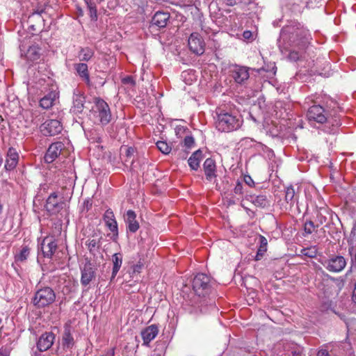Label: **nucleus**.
I'll list each match as a JSON object with an SVG mask.
<instances>
[{"mask_svg": "<svg viewBox=\"0 0 356 356\" xmlns=\"http://www.w3.org/2000/svg\"><path fill=\"white\" fill-rule=\"evenodd\" d=\"M215 281L205 273H197L193 279L192 288L195 293L184 309L190 314L198 315L206 313L207 307H213L214 301L209 298L213 290Z\"/></svg>", "mask_w": 356, "mask_h": 356, "instance_id": "obj_1", "label": "nucleus"}, {"mask_svg": "<svg viewBox=\"0 0 356 356\" xmlns=\"http://www.w3.org/2000/svg\"><path fill=\"white\" fill-rule=\"evenodd\" d=\"M216 114V127L218 131L230 132L238 129L242 124L243 119L236 113L219 109Z\"/></svg>", "mask_w": 356, "mask_h": 356, "instance_id": "obj_2", "label": "nucleus"}, {"mask_svg": "<svg viewBox=\"0 0 356 356\" xmlns=\"http://www.w3.org/2000/svg\"><path fill=\"white\" fill-rule=\"evenodd\" d=\"M39 84L44 86L43 91L46 93L40 100V106L44 109H49L54 104L56 99L58 98V88L56 82L51 79H41L39 80Z\"/></svg>", "mask_w": 356, "mask_h": 356, "instance_id": "obj_3", "label": "nucleus"}, {"mask_svg": "<svg viewBox=\"0 0 356 356\" xmlns=\"http://www.w3.org/2000/svg\"><path fill=\"white\" fill-rule=\"evenodd\" d=\"M56 298V293L51 287L44 286L35 292L31 303L37 309H42L54 302Z\"/></svg>", "mask_w": 356, "mask_h": 356, "instance_id": "obj_4", "label": "nucleus"}, {"mask_svg": "<svg viewBox=\"0 0 356 356\" xmlns=\"http://www.w3.org/2000/svg\"><path fill=\"white\" fill-rule=\"evenodd\" d=\"M94 115L102 126L108 124L112 120V113L108 104L101 97L94 98Z\"/></svg>", "mask_w": 356, "mask_h": 356, "instance_id": "obj_5", "label": "nucleus"}, {"mask_svg": "<svg viewBox=\"0 0 356 356\" xmlns=\"http://www.w3.org/2000/svg\"><path fill=\"white\" fill-rule=\"evenodd\" d=\"M332 104L330 105V101L327 102L326 108L321 105H313L310 106L307 113V117L309 122H316L319 124L326 122L329 119L328 115H332L330 111Z\"/></svg>", "mask_w": 356, "mask_h": 356, "instance_id": "obj_6", "label": "nucleus"}, {"mask_svg": "<svg viewBox=\"0 0 356 356\" xmlns=\"http://www.w3.org/2000/svg\"><path fill=\"white\" fill-rule=\"evenodd\" d=\"M300 22L293 20L290 21L287 24L284 26L280 31V39L278 40L279 47H282V42L286 44L285 49L288 48V45L293 39L296 37V33L298 31L300 27Z\"/></svg>", "mask_w": 356, "mask_h": 356, "instance_id": "obj_7", "label": "nucleus"}, {"mask_svg": "<svg viewBox=\"0 0 356 356\" xmlns=\"http://www.w3.org/2000/svg\"><path fill=\"white\" fill-rule=\"evenodd\" d=\"M250 68L238 65H231L229 67V76L232 78L235 83L243 85L250 77Z\"/></svg>", "mask_w": 356, "mask_h": 356, "instance_id": "obj_8", "label": "nucleus"}, {"mask_svg": "<svg viewBox=\"0 0 356 356\" xmlns=\"http://www.w3.org/2000/svg\"><path fill=\"white\" fill-rule=\"evenodd\" d=\"M322 264L330 272L339 273L345 268L347 261L341 255L332 254L322 262Z\"/></svg>", "mask_w": 356, "mask_h": 356, "instance_id": "obj_9", "label": "nucleus"}, {"mask_svg": "<svg viewBox=\"0 0 356 356\" xmlns=\"http://www.w3.org/2000/svg\"><path fill=\"white\" fill-rule=\"evenodd\" d=\"M298 30V31L295 35L296 37L293 38L288 47L294 45L299 47L300 49H305L312 40L311 34L309 31L301 24H300V27Z\"/></svg>", "mask_w": 356, "mask_h": 356, "instance_id": "obj_10", "label": "nucleus"}, {"mask_svg": "<svg viewBox=\"0 0 356 356\" xmlns=\"http://www.w3.org/2000/svg\"><path fill=\"white\" fill-rule=\"evenodd\" d=\"M332 104L330 111L332 115H328L329 119L327 120L326 122L331 124L330 127L329 133L334 134L337 131L338 127L341 125L339 112L341 111V108L338 106V103L336 101L330 100V105Z\"/></svg>", "mask_w": 356, "mask_h": 356, "instance_id": "obj_11", "label": "nucleus"}, {"mask_svg": "<svg viewBox=\"0 0 356 356\" xmlns=\"http://www.w3.org/2000/svg\"><path fill=\"white\" fill-rule=\"evenodd\" d=\"M170 20V13L168 12L157 11L152 17L149 29L154 31L166 27Z\"/></svg>", "mask_w": 356, "mask_h": 356, "instance_id": "obj_12", "label": "nucleus"}, {"mask_svg": "<svg viewBox=\"0 0 356 356\" xmlns=\"http://www.w3.org/2000/svg\"><path fill=\"white\" fill-rule=\"evenodd\" d=\"M63 130V125L58 120H47L40 126V131L45 136H54Z\"/></svg>", "mask_w": 356, "mask_h": 356, "instance_id": "obj_13", "label": "nucleus"}, {"mask_svg": "<svg viewBox=\"0 0 356 356\" xmlns=\"http://www.w3.org/2000/svg\"><path fill=\"white\" fill-rule=\"evenodd\" d=\"M190 50L197 54L202 55L204 52L205 42L200 33H192L188 40Z\"/></svg>", "mask_w": 356, "mask_h": 356, "instance_id": "obj_14", "label": "nucleus"}, {"mask_svg": "<svg viewBox=\"0 0 356 356\" xmlns=\"http://www.w3.org/2000/svg\"><path fill=\"white\" fill-rule=\"evenodd\" d=\"M102 236L99 229L93 230L85 244L90 254L95 256L102 246Z\"/></svg>", "mask_w": 356, "mask_h": 356, "instance_id": "obj_15", "label": "nucleus"}, {"mask_svg": "<svg viewBox=\"0 0 356 356\" xmlns=\"http://www.w3.org/2000/svg\"><path fill=\"white\" fill-rule=\"evenodd\" d=\"M66 206L65 200L58 201L56 193H52L46 201L45 209L51 214H56Z\"/></svg>", "mask_w": 356, "mask_h": 356, "instance_id": "obj_16", "label": "nucleus"}, {"mask_svg": "<svg viewBox=\"0 0 356 356\" xmlns=\"http://www.w3.org/2000/svg\"><path fill=\"white\" fill-rule=\"evenodd\" d=\"M97 268L90 261H87L81 268V284L87 286L96 277Z\"/></svg>", "mask_w": 356, "mask_h": 356, "instance_id": "obj_17", "label": "nucleus"}, {"mask_svg": "<svg viewBox=\"0 0 356 356\" xmlns=\"http://www.w3.org/2000/svg\"><path fill=\"white\" fill-rule=\"evenodd\" d=\"M57 248V242L53 237H45L41 242L39 248L44 257L51 259Z\"/></svg>", "mask_w": 356, "mask_h": 356, "instance_id": "obj_18", "label": "nucleus"}, {"mask_svg": "<svg viewBox=\"0 0 356 356\" xmlns=\"http://www.w3.org/2000/svg\"><path fill=\"white\" fill-rule=\"evenodd\" d=\"M65 149V145L60 141L51 143L48 147L44 155V161L47 163L54 162L62 151Z\"/></svg>", "mask_w": 356, "mask_h": 356, "instance_id": "obj_19", "label": "nucleus"}, {"mask_svg": "<svg viewBox=\"0 0 356 356\" xmlns=\"http://www.w3.org/2000/svg\"><path fill=\"white\" fill-rule=\"evenodd\" d=\"M103 220L106 226L113 233L112 239L115 241L118 237V227L114 213L111 209H108L105 211L103 216Z\"/></svg>", "mask_w": 356, "mask_h": 356, "instance_id": "obj_20", "label": "nucleus"}, {"mask_svg": "<svg viewBox=\"0 0 356 356\" xmlns=\"http://www.w3.org/2000/svg\"><path fill=\"white\" fill-rule=\"evenodd\" d=\"M73 106L72 107V112L76 114L82 113L86 103V95L84 92L79 89H75L73 92L72 97Z\"/></svg>", "mask_w": 356, "mask_h": 356, "instance_id": "obj_21", "label": "nucleus"}, {"mask_svg": "<svg viewBox=\"0 0 356 356\" xmlns=\"http://www.w3.org/2000/svg\"><path fill=\"white\" fill-rule=\"evenodd\" d=\"M19 159V156L16 149L10 147L8 148L6 156L4 169L6 171H12L17 167Z\"/></svg>", "mask_w": 356, "mask_h": 356, "instance_id": "obj_22", "label": "nucleus"}, {"mask_svg": "<svg viewBox=\"0 0 356 356\" xmlns=\"http://www.w3.org/2000/svg\"><path fill=\"white\" fill-rule=\"evenodd\" d=\"M127 231L136 233L140 228L139 222L136 220V213L133 210H128L124 216Z\"/></svg>", "mask_w": 356, "mask_h": 356, "instance_id": "obj_23", "label": "nucleus"}, {"mask_svg": "<svg viewBox=\"0 0 356 356\" xmlns=\"http://www.w3.org/2000/svg\"><path fill=\"white\" fill-rule=\"evenodd\" d=\"M203 169L207 181H211L217 177L216 164V161L213 159L208 158L204 161L203 163Z\"/></svg>", "mask_w": 356, "mask_h": 356, "instance_id": "obj_24", "label": "nucleus"}, {"mask_svg": "<svg viewBox=\"0 0 356 356\" xmlns=\"http://www.w3.org/2000/svg\"><path fill=\"white\" fill-rule=\"evenodd\" d=\"M74 70L80 79L87 85L90 86V73L88 65L85 63H78L74 64Z\"/></svg>", "mask_w": 356, "mask_h": 356, "instance_id": "obj_25", "label": "nucleus"}, {"mask_svg": "<svg viewBox=\"0 0 356 356\" xmlns=\"http://www.w3.org/2000/svg\"><path fill=\"white\" fill-rule=\"evenodd\" d=\"M245 198L258 207L266 208L270 206V201L265 195L254 196L253 195L246 194Z\"/></svg>", "mask_w": 356, "mask_h": 356, "instance_id": "obj_26", "label": "nucleus"}, {"mask_svg": "<svg viewBox=\"0 0 356 356\" xmlns=\"http://www.w3.org/2000/svg\"><path fill=\"white\" fill-rule=\"evenodd\" d=\"M55 335H40L37 341V348L40 352L47 350L54 343Z\"/></svg>", "mask_w": 356, "mask_h": 356, "instance_id": "obj_27", "label": "nucleus"}, {"mask_svg": "<svg viewBox=\"0 0 356 356\" xmlns=\"http://www.w3.org/2000/svg\"><path fill=\"white\" fill-rule=\"evenodd\" d=\"M202 159L203 153L200 149L193 152L188 160L190 168L193 170H197L200 168V163Z\"/></svg>", "mask_w": 356, "mask_h": 356, "instance_id": "obj_28", "label": "nucleus"}, {"mask_svg": "<svg viewBox=\"0 0 356 356\" xmlns=\"http://www.w3.org/2000/svg\"><path fill=\"white\" fill-rule=\"evenodd\" d=\"M112 261H113V269H112V275L111 277V282L115 279L118 273L119 272L122 264V254L120 252L115 253L112 256Z\"/></svg>", "mask_w": 356, "mask_h": 356, "instance_id": "obj_29", "label": "nucleus"}, {"mask_svg": "<svg viewBox=\"0 0 356 356\" xmlns=\"http://www.w3.org/2000/svg\"><path fill=\"white\" fill-rule=\"evenodd\" d=\"M31 252V248L27 245H22L21 249L15 254V261L16 263L25 262Z\"/></svg>", "mask_w": 356, "mask_h": 356, "instance_id": "obj_30", "label": "nucleus"}, {"mask_svg": "<svg viewBox=\"0 0 356 356\" xmlns=\"http://www.w3.org/2000/svg\"><path fill=\"white\" fill-rule=\"evenodd\" d=\"M259 246L257 250L256 256L254 257V260L259 261L261 260L265 253L267 251V247H268V241L265 236L262 235L259 236Z\"/></svg>", "mask_w": 356, "mask_h": 356, "instance_id": "obj_31", "label": "nucleus"}, {"mask_svg": "<svg viewBox=\"0 0 356 356\" xmlns=\"http://www.w3.org/2000/svg\"><path fill=\"white\" fill-rule=\"evenodd\" d=\"M285 201L290 207H293L298 200V196L296 194L295 189L293 186H289L285 189Z\"/></svg>", "mask_w": 356, "mask_h": 356, "instance_id": "obj_32", "label": "nucleus"}, {"mask_svg": "<svg viewBox=\"0 0 356 356\" xmlns=\"http://www.w3.org/2000/svg\"><path fill=\"white\" fill-rule=\"evenodd\" d=\"M58 281L62 283L60 291L63 295H68L74 291V284L70 280H66L65 277H59Z\"/></svg>", "mask_w": 356, "mask_h": 356, "instance_id": "obj_33", "label": "nucleus"}, {"mask_svg": "<svg viewBox=\"0 0 356 356\" xmlns=\"http://www.w3.org/2000/svg\"><path fill=\"white\" fill-rule=\"evenodd\" d=\"M40 48L38 45L30 46L26 53V57L28 60L31 61L38 60L40 57Z\"/></svg>", "mask_w": 356, "mask_h": 356, "instance_id": "obj_34", "label": "nucleus"}, {"mask_svg": "<svg viewBox=\"0 0 356 356\" xmlns=\"http://www.w3.org/2000/svg\"><path fill=\"white\" fill-rule=\"evenodd\" d=\"M318 224L315 225L311 219H307L303 224L302 236L307 237L316 231Z\"/></svg>", "mask_w": 356, "mask_h": 356, "instance_id": "obj_35", "label": "nucleus"}, {"mask_svg": "<svg viewBox=\"0 0 356 356\" xmlns=\"http://www.w3.org/2000/svg\"><path fill=\"white\" fill-rule=\"evenodd\" d=\"M94 54L95 52L91 48L81 47L78 53V58L81 61L88 62L94 56Z\"/></svg>", "mask_w": 356, "mask_h": 356, "instance_id": "obj_36", "label": "nucleus"}, {"mask_svg": "<svg viewBox=\"0 0 356 356\" xmlns=\"http://www.w3.org/2000/svg\"><path fill=\"white\" fill-rule=\"evenodd\" d=\"M325 228L327 229V233L332 238L339 235L340 232L333 222H327L324 228H322L323 232H325Z\"/></svg>", "mask_w": 356, "mask_h": 356, "instance_id": "obj_37", "label": "nucleus"}, {"mask_svg": "<svg viewBox=\"0 0 356 356\" xmlns=\"http://www.w3.org/2000/svg\"><path fill=\"white\" fill-rule=\"evenodd\" d=\"M156 145L158 149L164 154H168L172 151V147L166 141L159 140Z\"/></svg>", "mask_w": 356, "mask_h": 356, "instance_id": "obj_38", "label": "nucleus"}, {"mask_svg": "<svg viewBox=\"0 0 356 356\" xmlns=\"http://www.w3.org/2000/svg\"><path fill=\"white\" fill-rule=\"evenodd\" d=\"M87 8L90 13V16L91 19L97 20V8L95 3L92 2L91 0H84Z\"/></svg>", "mask_w": 356, "mask_h": 356, "instance_id": "obj_39", "label": "nucleus"}, {"mask_svg": "<svg viewBox=\"0 0 356 356\" xmlns=\"http://www.w3.org/2000/svg\"><path fill=\"white\" fill-rule=\"evenodd\" d=\"M300 254L309 258H315L317 256V249L316 247L303 248L300 250Z\"/></svg>", "mask_w": 356, "mask_h": 356, "instance_id": "obj_40", "label": "nucleus"}, {"mask_svg": "<svg viewBox=\"0 0 356 356\" xmlns=\"http://www.w3.org/2000/svg\"><path fill=\"white\" fill-rule=\"evenodd\" d=\"M62 345L64 349H70L74 345V339L72 335H63Z\"/></svg>", "mask_w": 356, "mask_h": 356, "instance_id": "obj_41", "label": "nucleus"}, {"mask_svg": "<svg viewBox=\"0 0 356 356\" xmlns=\"http://www.w3.org/2000/svg\"><path fill=\"white\" fill-rule=\"evenodd\" d=\"M121 81L124 85L129 86L131 88H134L136 84V81L132 76H126L122 79Z\"/></svg>", "mask_w": 356, "mask_h": 356, "instance_id": "obj_42", "label": "nucleus"}, {"mask_svg": "<svg viewBox=\"0 0 356 356\" xmlns=\"http://www.w3.org/2000/svg\"><path fill=\"white\" fill-rule=\"evenodd\" d=\"M184 146L187 149H191L195 145V139L192 136H185L184 141Z\"/></svg>", "mask_w": 356, "mask_h": 356, "instance_id": "obj_43", "label": "nucleus"}, {"mask_svg": "<svg viewBox=\"0 0 356 356\" xmlns=\"http://www.w3.org/2000/svg\"><path fill=\"white\" fill-rule=\"evenodd\" d=\"M159 328L156 325H151L140 332V334H158Z\"/></svg>", "mask_w": 356, "mask_h": 356, "instance_id": "obj_44", "label": "nucleus"}, {"mask_svg": "<svg viewBox=\"0 0 356 356\" xmlns=\"http://www.w3.org/2000/svg\"><path fill=\"white\" fill-rule=\"evenodd\" d=\"M234 193L236 195H240V196H243V195L244 193V190H243V184L238 180L237 181V182L236 184V186H235V187L234 188Z\"/></svg>", "mask_w": 356, "mask_h": 356, "instance_id": "obj_45", "label": "nucleus"}, {"mask_svg": "<svg viewBox=\"0 0 356 356\" xmlns=\"http://www.w3.org/2000/svg\"><path fill=\"white\" fill-rule=\"evenodd\" d=\"M300 54L296 51H290L287 56L288 59L291 61L296 62L300 59Z\"/></svg>", "mask_w": 356, "mask_h": 356, "instance_id": "obj_46", "label": "nucleus"}, {"mask_svg": "<svg viewBox=\"0 0 356 356\" xmlns=\"http://www.w3.org/2000/svg\"><path fill=\"white\" fill-rule=\"evenodd\" d=\"M317 224L318 226L327 222V218L321 211H318L316 215Z\"/></svg>", "mask_w": 356, "mask_h": 356, "instance_id": "obj_47", "label": "nucleus"}, {"mask_svg": "<svg viewBox=\"0 0 356 356\" xmlns=\"http://www.w3.org/2000/svg\"><path fill=\"white\" fill-rule=\"evenodd\" d=\"M131 269H132V271H131V273H130L131 275V277H132L134 278V277H135V276L138 275L141 273V270L143 268H142L141 266L136 264L132 266Z\"/></svg>", "mask_w": 356, "mask_h": 356, "instance_id": "obj_48", "label": "nucleus"}, {"mask_svg": "<svg viewBox=\"0 0 356 356\" xmlns=\"http://www.w3.org/2000/svg\"><path fill=\"white\" fill-rule=\"evenodd\" d=\"M255 0H236V5H240L241 7H246L254 3Z\"/></svg>", "mask_w": 356, "mask_h": 356, "instance_id": "obj_49", "label": "nucleus"}, {"mask_svg": "<svg viewBox=\"0 0 356 356\" xmlns=\"http://www.w3.org/2000/svg\"><path fill=\"white\" fill-rule=\"evenodd\" d=\"M156 335H141L143 340V345L149 346V343L152 341Z\"/></svg>", "mask_w": 356, "mask_h": 356, "instance_id": "obj_50", "label": "nucleus"}, {"mask_svg": "<svg viewBox=\"0 0 356 356\" xmlns=\"http://www.w3.org/2000/svg\"><path fill=\"white\" fill-rule=\"evenodd\" d=\"M243 181L250 187L254 186V181L250 175H244Z\"/></svg>", "mask_w": 356, "mask_h": 356, "instance_id": "obj_51", "label": "nucleus"}, {"mask_svg": "<svg viewBox=\"0 0 356 356\" xmlns=\"http://www.w3.org/2000/svg\"><path fill=\"white\" fill-rule=\"evenodd\" d=\"M92 206V201L90 199L85 200L83 204V209H85L86 211H88L90 209H91Z\"/></svg>", "mask_w": 356, "mask_h": 356, "instance_id": "obj_52", "label": "nucleus"}, {"mask_svg": "<svg viewBox=\"0 0 356 356\" xmlns=\"http://www.w3.org/2000/svg\"><path fill=\"white\" fill-rule=\"evenodd\" d=\"M76 323V321H69L68 323H67L65 325V333L64 334H71V327H72V325L75 323ZM72 332H75L74 330H72Z\"/></svg>", "mask_w": 356, "mask_h": 356, "instance_id": "obj_53", "label": "nucleus"}, {"mask_svg": "<svg viewBox=\"0 0 356 356\" xmlns=\"http://www.w3.org/2000/svg\"><path fill=\"white\" fill-rule=\"evenodd\" d=\"M125 155L127 158H131L134 152H135V148L132 147H125Z\"/></svg>", "mask_w": 356, "mask_h": 356, "instance_id": "obj_54", "label": "nucleus"}, {"mask_svg": "<svg viewBox=\"0 0 356 356\" xmlns=\"http://www.w3.org/2000/svg\"><path fill=\"white\" fill-rule=\"evenodd\" d=\"M101 356H115V348H108Z\"/></svg>", "mask_w": 356, "mask_h": 356, "instance_id": "obj_55", "label": "nucleus"}, {"mask_svg": "<svg viewBox=\"0 0 356 356\" xmlns=\"http://www.w3.org/2000/svg\"><path fill=\"white\" fill-rule=\"evenodd\" d=\"M223 3H225L227 6H236V0H222Z\"/></svg>", "mask_w": 356, "mask_h": 356, "instance_id": "obj_56", "label": "nucleus"}, {"mask_svg": "<svg viewBox=\"0 0 356 356\" xmlns=\"http://www.w3.org/2000/svg\"><path fill=\"white\" fill-rule=\"evenodd\" d=\"M243 37L245 40H249L252 37V33L250 31H245L243 33Z\"/></svg>", "mask_w": 356, "mask_h": 356, "instance_id": "obj_57", "label": "nucleus"}, {"mask_svg": "<svg viewBox=\"0 0 356 356\" xmlns=\"http://www.w3.org/2000/svg\"><path fill=\"white\" fill-rule=\"evenodd\" d=\"M186 130H188V129L184 128V127H177V128H176V134H179V133H181V131L184 132Z\"/></svg>", "mask_w": 356, "mask_h": 356, "instance_id": "obj_58", "label": "nucleus"}, {"mask_svg": "<svg viewBox=\"0 0 356 356\" xmlns=\"http://www.w3.org/2000/svg\"><path fill=\"white\" fill-rule=\"evenodd\" d=\"M317 356H329V354L326 350H322L318 353Z\"/></svg>", "mask_w": 356, "mask_h": 356, "instance_id": "obj_59", "label": "nucleus"}, {"mask_svg": "<svg viewBox=\"0 0 356 356\" xmlns=\"http://www.w3.org/2000/svg\"><path fill=\"white\" fill-rule=\"evenodd\" d=\"M353 300L356 303V282L353 291Z\"/></svg>", "mask_w": 356, "mask_h": 356, "instance_id": "obj_60", "label": "nucleus"}, {"mask_svg": "<svg viewBox=\"0 0 356 356\" xmlns=\"http://www.w3.org/2000/svg\"><path fill=\"white\" fill-rule=\"evenodd\" d=\"M137 264L138 265H140L141 266L142 268H143V266H144V264L143 262L142 261V260L140 259L139 261L137 262Z\"/></svg>", "mask_w": 356, "mask_h": 356, "instance_id": "obj_61", "label": "nucleus"}, {"mask_svg": "<svg viewBox=\"0 0 356 356\" xmlns=\"http://www.w3.org/2000/svg\"><path fill=\"white\" fill-rule=\"evenodd\" d=\"M0 356H7V354L4 350H0Z\"/></svg>", "mask_w": 356, "mask_h": 356, "instance_id": "obj_62", "label": "nucleus"}, {"mask_svg": "<svg viewBox=\"0 0 356 356\" xmlns=\"http://www.w3.org/2000/svg\"><path fill=\"white\" fill-rule=\"evenodd\" d=\"M294 356H301L299 353H296V351L292 352Z\"/></svg>", "mask_w": 356, "mask_h": 356, "instance_id": "obj_63", "label": "nucleus"}, {"mask_svg": "<svg viewBox=\"0 0 356 356\" xmlns=\"http://www.w3.org/2000/svg\"><path fill=\"white\" fill-rule=\"evenodd\" d=\"M3 161V158H2V156H0V167L2 165Z\"/></svg>", "mask_w": 356, "mask_h": 356, "instance_id": "obj_64", "label": "nucleus"}]
</instances>
